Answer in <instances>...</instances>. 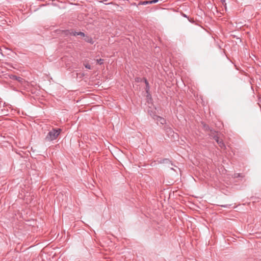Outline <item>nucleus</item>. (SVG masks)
<instances>
[{
	"label": "nucleus",
	"instance_id": "nucleus-1",
	"mask_svg": "<svg viewBox=\"0 0 261 261\" xmlns=\"http://www.w3.org/2000/svg\"><path fill=\"white\" fill-rule=\"evenodd\" d=\"M61 129H53L49 131L46 136L45 139L47 141H53L57 139L60 133Z\"/></svg>",
	"mask_w": 261,
	"mask_h": 261
},
{
	"label": "nucleus",
	"instance_id": "nucleus-2",
	"mask_svg": "<svg viewBox=\"0 0 261 261\" xmlns=\"http://www.w3.org/2000/svg\"><path fill=\"white\" fill-rule=\"evenodd\" d=\"M153 118L158 123H160L162 124H164L166 123V120L159 116L154 115Z\"/></svg>",
	"mask_w": 261,
	"mask_h": 261
},
{
	"label": "nucleus",
	"instance_id": "nucleus-3",
	"mask_svg": "<svg viewBox=\"0 0 261 261\" xmlns=\"http://www.w3.org/2000/svg\"><path fill=\"white\" fill-rule=\"evenodd\" d=\"M159 0H151V1H141L138 3V5H145L147 4H152L157 3Z\"/></svg>",
	"mask_w": 261,
	"mask_h": 261
},
{
	"label": "nucleus",
	"instance_id": "nucleus-4",
	"mask_svg": "<svg viewBox=\"0 0 261 261\" xmlns=\"http://www.w3.org/2000/svg\"><path fill=\"white\" fill-rule=\"evenodd\" d=\"M84 40L86 42L89 43L91 44H93L94 43V41L93 40L92 37L90 36H86Z\"/></svg>",
	"mask_w": 261,
	"mask_h": 261
},
{
	"label": "nucleus",
	"instance_id": "nucleus-5",
	"mask_svg": "<svg viewBox=\"0 0 261 261\" xmlns=\"http://www.w3.org/2000/svg\"><path fill=\"white\" fill-rule=\"evenodd\" d=\"M66 32H67V34H69V35L73 36H76L77 34H78V32L73 31L72 30H66Z\"/></svg>",
	"mask_w": 261,
	"mask_h": 261
},
{
	"label": "nucleus",
	"instance_id": "nucleus-6",
	"mask_svg": "<svg viewBox=\"0 0 261 261\" xmlns=\"http://www.w3.org/2000/svg\"><path fill=\"white\" fill-rule=\"evenodd\" d=\"M144 82H145V85H146L145 91H146V93H148L149 92V88H150L149 85V83L148 82L147 80L146 79H144Z\"/></svg>",
	"mask_w": 261,
	"mask_h": 261
},
{
	"label": "nucleus",
	"instance_id": "nucleus-7",
	"mask_svg": "<svg viewBox=\"0 0 261 261\" xmlns=\"http://www.w3.org/2000/svg\"><path fill=\"white\" fill-rule=\"evenodd\" d=\"M165 130L168 135H170L174 133V132L170 127L167 126L165 128Z\"/></svg>",
	"mask_w": 261,
	"mask_h": 261
},
{
	"label": "nucleus",
	"instance_id": "nucleus-8",
	"mask_svg": "<svg viewBox=\"0 0 261 261\" xmlns=\"http://www.w3.org/2000/svg\"><path fill=\"white\" fill-rule=\"evenodd\" d=\"M217 143L219 144V146L221 148H223L225 147V146L222 140H220Z\"/></svg>",
	"mask_w": 261,
	"mask_h": 261
},
{
	"label": "nucleus",
	"instance_id": "nucleus-9",
	"mask_svg": "<svg viewBox=\"0 0 261 261\" xmlns=\"http://www.w3.org/2000/svg\"><path fill=\"white\" fill-rule=\"evenodd\" d=\"M103 60H102L101 59H97V60H96V63L101 65L103 64Z\"/></svg>",
	"mask_w": 261,
	"mask_h": 261
},
{
	"label": "nucleus",
	"instance_id": "nucleus-10",
	"mask_svg": "<svg viewBox=\"0 0 261 261\" xmlns=\"http://www.w3.org/2000/svg\"><path fill=\"white\" fill-rule=\"evenodd\" d=\"M144 79L145 78L136 77L135 80L137 82H141L142 81H144Z\"/></svg>",
	"mask_w": 261,
	"mask_h": 261
},
{
	"label": "nucleus",
	"instance_id": "nucleus-11",
	"mask_svg": "<svg viewBox=\"0 0 261 261\" xmlns=\"http://www.w3.org/2000/svg\"><path fill=\"white\" fill-rule=\"evenodd\" d=\"M77 35L80 36L82 37H85V36H86L85 34L83 32H78V34H77Z\"/></svg>",
	"mask_w": 261,
	"mask_h": 261
},
{
	"label": "nucleus",
	"instance_id": "nucleus-12",
	"mask_svg": "<svg viewBox=\"0 0 261 261\" xmlns=\"http://www.w3.org/2000/svg\"><path fill=\"white\" fill-rule=\"evenodd\" d=\"M213 138L217 143L220 140L217 136H214Z\"/></svg>",
	"mask_w": 261,
	"mask_h": 261
},
{
	"label": "nucleus",
	"instance_id": "nucleus-13",
	"mask_svg": "<svg viewBox=\"0 0 261 261\" xmlns=\"http://www.w3.org/2000/svg\"><path fill=\"white\" fill-rule=\"evenodd\" d=\"M203 126L205 130H208L210 129L208 126L205 124H203Z\"/></svg>",
	"mask_w": 261,
	"mask_h": 261
},
{
	"label": "nucleus",
	"instance_id": "nucleus-14",
	"mask_svg": "<svg viewBox=\"0 0 261 261\" xmlns=\"http://www.w3.org/2000/svg\"><path fill=\"white\" fill-rule=\"evenodd\" d=\"M188 20H189L190 22H192V23L194 22V18L188 17Z\"/></svg>",
	"mask_w": 261,
	"mask_h": 261
},
{
	"label": "nucleus",
	"instance_id": "nucleus-15",
	"mask_svg": "<svg viewBox=\"0 0 261 261\" xmlns=\"http://www.w3.org/2000/svg\"><path fill=\"white\" fill-rule=\"evenodd\" d=\"M17 82H21L22 80V79L20 77H17Z\"/></svg>",
	"mask_w": 261,
	"mask_h": 261
},
{
	"label": "nucleus",
	"instance_id": "nucleus-16",
	"mask_svg": "<svg viewBox=\"0 0 261 261\" xmlns=\"http://www.w3.org/2000/svg\"><path fill=\"white\" fill-rule=\"evenodd\" d=\"M18 76H16V75H12V76L11 77V79H15L17 80V78Z\"/></svg>",
	"mask_w": 261,
	"mask_h": 261
},
{
	"label": "nucleus",
	"instance_id": "nucleus-17",
	"mask_svg": "<svg viewBox=\"0 0 261 261\" xmlns=\"http://www.w3.org/2000/svg\"><path fill=\"white\" fill-rule=\"evenodd\" d=\"M86 68L89 69H91V66H85Z\"/></svg>",
	"mask_w": 261,
	"mask_h": 261
},
{
	"label": "nucleus",
	"instance_id": "nucleus-18",
	"mask_svg": "<svg viewBox=\"0 0 261 261\" xmlns=\"http://www.w3.org/2000/svg\"><path fill=\"white\" fill-rule=\"evenodd\" d=\"M182 16H183L184 17H187V18H188L186 14H182Z\"/></svg>",
	"mask_w": 261,
	"mask_h": 261
},
{
	"label": "nucleus",
	"instance_id": "nucleus-19",
	"mask_svg": "<svg viewBox=\"0 0 261 261\" xmlns=\"http://www.w3.org/2000/svg\"><path fill=\"white\" fill-rule=\"evenodd\" d=\"M222 206L224 207H227V205H222Z\"/></svg>",
	"mask_w": 261,
	"mask_h": 261
}]
</instances>
